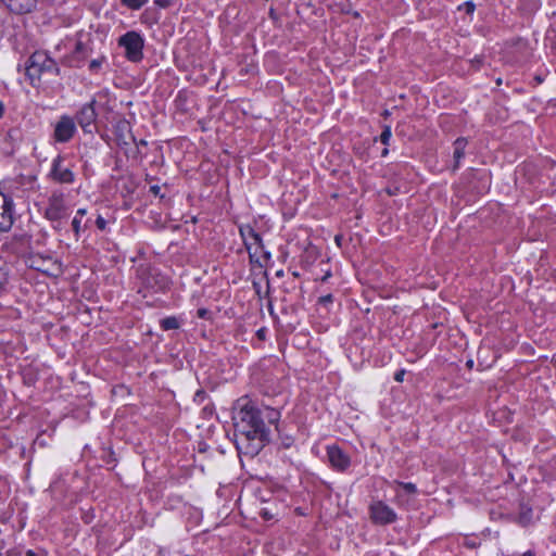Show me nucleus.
Masks as SVG:
<instances>
[{
  "label": "nucleus",
  "mask_w": 556,
  "mask_h": 556,
  "mask_svg": "<svg viewBox=\"0 0 556 556\" xmlns=\"http://www.w3.org/2000/svg\"><path fill=\"white\" fill-rule=\"evenodd\" d=\"M3 113H4V105H3L2 101H0V118L3 116Z\"/></svg>",
  "instance_id": "nucleus-26"
},
{
  "label": "nucleus",
  "mask_w": 556,
  "mask_h": 556,
  "mask_svg": "<svg viewBox=\"0 0 556 556\" xmlns=\"http://www.w3.org/2000/svg\"><path fill=\"white\" fill-rule=\"evenodd\" d=\"M148 1L149 0H121V3L130 10H139L148 3Z\"/></svg>",
  "instance_id": "nucleus-18"
},
{
  "label": "nucleus",
  "mask_w": 556,
  "mask_h": 556,
  "mask_svg": "<svg viewBox=\"0 0 556 556\" xmlns=\"http://www.w3.org/2000/svg\"><path fill=\"white\" fill-rule=\"evenodd\" d=\"M391 137H392L391 128L389 126L384 127V129L382 130V132L380 135V141L384 146H388L391 140Z\"/></svg>",
  "instance_id": "nucleus-19"
},
{
  "label": "nucleus",
  "mask_w": 556,
  "mask_h": 556,
  "mask_svg": "<svg viewBox=\"0 0 556 556\" xmlns=\"http://www.w3.org/2000/svg\"><path fill=\"white\" fill-rule=\"evenodd\" d=\"M27 556H33V553H31V552H28Z\"/></svg>",
  "instance_id": "nucleus-32"
},
{
  "label": "nucleus",
  "mask_w": 556,
  "mask_h": 556,
  "mask_svg": "<svg viewBox=\"0 0 556 556\" xmlns=\"http://www.w3.org/2000/svg\"><path fill=\"white\" fill-rule=\"evenodd\" d=\"M405 370H399L394 375V380L397 382H402L404 379Z\"/></svg>",
  "instance_id": "nucleus-24"
},
{
  "label": "nucleus",
  "mask_w": 556,
  "mask_h": 556,
  "mask_svg": "<svg viewBox=\"0 0 556 556\" xmlns=\"http://www.w3.org/2000/svg\"><path fill=\"white\" fill-rule=\"evenodd\" d=\"M49 176L59 184H73L75 180L73 170L64 164V159L61 155L52 160Z\"/></svg>",
  "instance_id": "nucleus-7"
},
{
  "label": "nucleus",
  "mask_w": 556,
  "mask_h": 556,
  "mask_svg": "<svg viewBox=\"0 0 556 556\" xmlns=\"http://www.w3.org/2000/svg\"><path fill=\"white\" fill-rule=\"evenodd\" d=\"M170 3L172 0H154V4L162 9L168 8Z\"/></svg>",
  "instance_id": "nucleus-23"
},
{
  "label": "nucleus",
  "mask_w": 556,
  "mask_h": 556,
  "mask_svg": "<svg viewBox=\"0 0 556 556\" xmlns=\"http://www.w3.org/2000/svg\"><path fill=\"white\" fill-rule=\"evenodd\" d=\"M466 144H467V141L465 139H463V138H458L454 142V152H453V156H454V160H455L454 168L458 167V164H459L460 160L464 157V155H465L464 151H465Z\"/></svg>",
  "instance_id": "nucleus-14"
},
{
  "label": "nucleus",
  "mask_w": 556,
  "mask_h": 556,
  "mask_svg": "<svg viewBox=\"0 0 556 556\" xmlns=\"http://www.w3.org/2000/svg\"><path fill=\"white\" fill-rule=\"evenodd\" d=\"M263 332H264V330H263V329L258 330V336H260V337H261V336H263Z\"/></svg>",
  "instance_id": "nucleus-30"
},
{
  "label": "nucleus",
  "mask_w": 556,
  "mask_h": 556,
  "mask_svg": "<svg viewBox=\"0 0 556 556\" xmlns=\"http://www.w3.org/2000/svg\"><path fill=\"white\" fill-rule=\"evenodd\" d=\"M77 131L75 119L70 115H62L54 124L53 139L58 143L68 142Z\"/></svg>",
  "instance_id": "nucleus-5"
},
{
  "label": "nucleus",
  "mask_w": 556,
  "mask_h": 556,
  "mask_svg": "<svg viewBox=\"0 0 556 556\" xmlns=\"http://www.w3.org/2000/svg\"><path fill=\"white\" fill-rule=\"evenodd\" d=\"M333 302L332 294L323 295L318 299V303L325 307L330 305Z\"/></svg>",
  "instance_id": "nucleus-20"
},
{
  "label": "nucleus",
  "mask_w": 556,
  "mask_h": 556,
  "mask_svg": "<svg viewBox=\"0 0 556 556\" xmlns=\"http://www.w3.org/2000/svg\"><path fill=\"white\" fill-rule=\"evenodd\" d=\"M3 4L15 14H25L31 12L37 0H2Z\"/></svg>",
  "instance_id": "nucleus-12"
},
{
  "label": "nucleus",
  "mask_w": 556,
  "mask_h": 556,
  "mask_svg": "<svg viewBox=\"0 0 556 556\" xmlns=\"http://www.w3.org/2000/svg\"><path fill=\"white\" fill-rule=\"evenodd\" d=\"M87 214L86 208H78L72 219V228L75 233L76 239L79 238L80 232L87 227V224L83 226V218Z\"/></svg>",
  "instance_id": "nucleus-13"
},
{
  "label": "nucleus",
  "mask_w": 556,
  "mask_h": 556,
  "mask_svg": "<svg viewBox=\"0 0 556 556\" xmlns=\"http://www.w3.org/2000/svg\"><path fill=\"white\" fill-rule=\"evenodd\" d=\"M13 200L0 192V230L7 231L13 224Z\"/></svg>",
  "instance_id": "nucleus-10"
},
{
  "label": "nucleus",
  "mask_w": 556,
  "mask_h": 556,
  "mask_svg": "<svg viewBox=\"0 0 556 556\" xmlns=\"http://www.w3.org/2000/svg\"><path fill=\"white\" fill-rule=\"evenodd\" d=\"M521 556H534L531 552H526Z\"/></svg>",
  "instance_id": "nucleus-28"
},
{
  "label": "nucleus",
  "mask_w": 556,
  "mask_h": 556,
  "mask_svg": "<svg viewBox=\"0 0 556 556\" xmlns=\"http://www.w3.org/2000/svg\"><path fill=\"white\" fill-rule=\"evenodd\" d=\"M118 46L124 49L128 61L137 63L143 59L144 38L140 33L127 31L119 37Z\"/></svg>",
  "instance_id": "nucleus-2"
},
{
  "label": "nucleus",
  "mask_w": 556,
  "mask_h": 556,
  "mask_svg": "<svg viewBox=\"0 0 556 556\" xmlns=\"http://www.w3.org/2000/svg\"><path fill=\"white\" fill-rule=\"evenodd\" d=\"M235 409L232 419L236 432L247 441L264 442L268 437V430L261 416V409L244 397L237 401Z\"/></svg>",
  "instance_id": "nucleus-1"
},
{
  "label": "nucleus",
  "mask_w": 556,
  "mask_h": 556,
  "mask_svg": "<svg viewBox=\"0 0 556 556\" xmlns=\"http://www.w3.org/2000/svg\"><path fill=\"white\" fill-rule=\"evenodd\" d=\"M399 485L402 486L408 493H415L416 492V486H415L414 483H410V482H399Z\"/></svg>",
  "instance_id": "nucleus-21"
},
{
  "label": "nucleus",
  "mask_w": 556,
  "mask_h": 556,
  "mask_svg": "<svg viewBox=\"0 0 556 556\" xmlns=\"http://www.w3.org/2000/svg\"><path fill=\"white\" fill-rule=\"evenodd\" d=\"M261 416H263L264 421L267 420L268 424L276 425L280 419V412L271 407H265L261 410Z\"/></svg>",
  "instance_id": "nucleus-15"
},
{
  "label": "nucleus",
  "mask_w": 556,
  "mask_h": 556,
  "mask_svg": "<svg viewBox=\"0 0 556 556\" xmlns=\"http://www.w3.org/2000/svg\"><path fill=\"white\" fill-rule=\"evenodd\" d=\"M58 72L54 61L45 52H35L28 60L26 73L34 83L45 72Z\"/></svg>",
  "instance_id": "nucleus-4"
},
{
  "label": "nucleus",
  "mask_w": 556,
  "mask_h": 556,
  "mask_svg": "<svg viewBox=\"0 0 556 556\" xmlns=\"http://www.w3.org/2000/svg\"><path fill=\"white\" fill-rule=\"evenodd\" d=\"M94 100L84 104L76 113L75 119L85 132H92V126L97 119Z\"/></svg>",
  "instance_id": "nucleus-9"
},
{
  "label": "nucleus",
  "mask_w": 556,
  "mask_h": 556,
  "mask_svg": "<svg viewBox=\"0 0 556 556\" xmlns=\"http://www.w3.org/2000/svg\"><path fill=\"white\" fill-rule=\"evenodd\" d=\"M388 152H389L388 149L384 148L383 151H382V156H386L388 154Z\"/></svg>",
  "instance_id": "nucleus-29"
},
{
  "label": "nucleus",
  "mask_w": 556,
  "mask_h": 556,
  "mask_svg": "<svg viewBox=\"0 0 556 556\" xmlns=\"http://www.w3.org/2000/svg\"><path fill=\"white\" fill-rule=\"evenodd\" d=\"M327 456L331 467L338 471H344L350 467V456L336 445L327 447Z\"/></svg>",
  "instance_id": "nucleus-11"
},
{
  "label": "nucleus",
  "mask_w": 556,
  "mask_h": 556,
  "mask_svg": "<svg viewBox=\"0 0 556 556\" xmlns=\"http://www.w3.org/2000/svg\"><path fill=\"white\" fill-rule=\"evenodd\" d=\"M369 509L371 519L376 523L388 525L396 520V513L381 501L374 502Z\"/></svg>",
  "instance_id": "nucleus-8"
},
{
  "label": "nucleus",
  "mask_w": 556,
  "mask_h": 556,
  "mask_svg": "<svg viewBox=\"0 0 556 556\" xmlns=\"http://www.w3.org/2000/svg\"><path fill=\"white\" fill-rule=\"evenodd\" d=\"M68 210L65 194L60 190H54L48 198L45 217L52 223H59L68 216Z\"/></svg>",
  "instance_id": "nucleus-3"
},
{
  "label": "nucleus",
  "mask_w": 556,
  "mask_h": 556,
  "mask_svg": "<svg viewBox=\"0 0 556 556\" xmlns=\"http://www.w3.org/2000/svg\"><path fill=\"white\" fill-rule=\"evenodd\" d=\"M101 62L99 60H92L89 64L90 70H96L100 67Z\"/></svg>",
  "instance_id": "nucleus-25"
},
{
  "label": "nucleus",
  "mask_w": 556,
  "mask_h": 556,
  "mask_svg": "<svg viewBox=\"0 0 556 556\" xmlns=\"http://www.w3.org/2000/svg\"><path fill=\"white\" fill-rule=\"evenodd\" d=\"M240 236L243 240L244 247L249 252L250 258L258 257L263 250L261 236L250 225H244L239 228Z\"/></svg>",
  "instance_id": "nucleus-6"
},
{
  "label": "nucleus",
  "mask_w": 556,
  "mask_h": 556,
  "mask_svg": "<svg viewBox=\"0 0 556 556\" xmlns=\"http://www.w3.org/2000/svg\"><path fill=\"white\" fill-rule=\"evenodd\" d=\"M80 46H81V43H80V42H77V43H76V48H77V49H79V48H80Z\"/></svg>",
  "instance_id": "nucleus-31"
},
{
  "label": "nucleus",
  "mask_w": 556,
  "mask_h": 556,
  "mask_svg": "<svg viewBox=\"0 0 556 556\" xmlns=\"http://www.w3.org/2000/svg\"><path fill=\"white\" fill-rule=\"evenodd\" d=\"M9 282V267L5 261L0 258V294L7 289Z\"/></svg>",
  "instance_id": "nucleus-16"
},
{
  "label": "nucleus",
  "mask_w": 556,
  "mask_h": 556,
  "mask_svg": "<svg viewBox=\"0 0 556 556\" xmlns=\"http://www.w3.org/2000/svg\"><path fill=\"white\" fill-rule=\"evenodd\" d=\"M159 189H160V188H159L157 186H154V187H152V188H151V190H152L154 193H157Z\"/></svg>",
  "instance_id": "nucleus-27"
},
{
  "label": "nucleus",
  "mask_w": 556,
  "mask_h": 556,
  "mask_svg": "<svg viewBox=\"0 0 556 556\" xmlns=\"http://www.w3.org/2000/svg\"><path fill=\"white\" fill-rule=\"evenodd\" d=\"M161 327L163 330H174L179 327V323L176 317H166L161 320Z\"/></svg>",
  "instance_id": "nucleus-17"
},
{
  "label": "nucleus",
  "mask_w": 556,
  "mask_h": 556,
  "mask_svg": "<svg viewBox=\"0 0 556 556\" xmlns=\"http://www.w3.org/2000/svg\"><path fill=\"white\" fill-rule=\"evenodd\" d=\"M96 225L100 230H105L106 220L101 215H99L96 219Z\"/></svg>",
  "instance_id": "nucleus-22"
}]
</instances>
